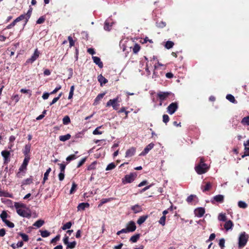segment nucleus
I'll return each instance as SVG.
<instances>
[{
  "label": "nucleus",
  "instance_id": "obj_1",
  "mask_svg": "<svg viewBox=\"0 0 249 249\" xmlns=\"http://www.w3.org/2000/svg\"><path fill=\"white\" fill-rule=\"evenodd\" d=\"M14 207L16 209L17 213L20 216L27 218H30L31 216V213L30 212L23 209V208H26L25 204L19 202H15Z\"/></svg>",
  "mask_w": 249,
  "mask_h": 249
},
{
  "label": "nucleus",
  "instance_id": "obj_2",
  "mask_svg": "<svg viewBox=\"0 0 249 249\" xmlns=\"http://www.w3.org/2000/svg\"><path fill=\"white\" fill-rule=\"evenodd\" d=\"M208 169L209 167L204 163V158H201L199 163L195 167L196 171L198 174L201 175L207 172Z\"/></svg>",
  "mask_w": 249,
  "mask_h": 249
},
{
  "label": "nucleus",
  "instance_id": "obj_3",
  "mask_svg": "<svg viewBox=\"0 0 249 249\" xmlns=\"http://www.w3.org/2000/svg\"><path fill=\"white\" fill-rule=\"evenodd\" d=\"M249 238V235L246 234L245 232L240 234L238 239V247L239 249H241L246 246Z\"/></svg>",
  "mask_w": 249,
  "mask_h": 249
},
{
  "label": "nucleus",
  "instance_id": "obj_4",
  "mask_svg": "<svg viewBox=\"0 0 249 249\" xmlns=\"http://www.w3.org/2000/svg\"><path fill=\"white\" fill-rule=\"evenodd\" d=\"M120 98L119 96L113 99H110L106 104V107L112 106L114 110H117L120 106L119 103L120 102Z\"/></svg>",
  "mask_w": 249,
  "mask_h": 249
},
{
  "label": "nucleus",
  "instance_id": "obj_5",
  "mask_svg": "<svg viewBox=\"0 0 249 249\" xmlns=\"http://www.w3.org/2000/svg\"><path fill=\"white\" fill-rule=\"evenodd\" d=\"M30 158H24L23 163L22 165L19 168V171L17 174V176L18 178H21L22 176H24V174L22 173L21 172L23 171V170H26L27 168V166L29 162Z\"/></svg>",
  "mask_w": 249,
  "mask_h": 249
},
{
  "label": "nucleus",
  "instance_id": "obj_6",
  "mask_svg": "<svg viewBox=\"0 0 249 249\" xmlns=\"http://www.w3.org/2000/svg\"><path fill=\"white\" fill-rule=\"evenodd\" d=\"M8 216L7 212L5 211H3L0 215V217L1 218L2 221L9 228H13L14 227L15 225L13 222L7 220L6 218Z\"/></svg>",
  "mask_w": 249,
  "mask_h": 249
},
{
  "label": "nucleus",
  "instance_id": "obj_7",
  "mask_svg": "<svg viewBox=\"0 0 249 249\" xmlns=\"http://www.w3.org/2000/svg\"><path fill=\"white\" fill-rule=\"evenodd\" d=\"M40 54V53L38 51L37 49H36L33 53V54L32 55L31 58L28 59L26 62L25 64H27L29 63H33L35 61H36L37 58L39 57Z\"/></svg>",
  "mask_w": 249,
  "mask_h": 249
},
{
  "label": "nucleus",
  "instance_id": "obj_8",
  "mask_svg": "<svg viewBox=\"0 0 249 249\" xmlns=\"http://www.w3.org/2000/svg\"><path fill=\"white\" fill-rule=\"evenodd\" d=\"M178 108V104L177 102L172 103L167 107V112L170 114H173L177 110Z\"/></svg>",
  "mask_w": 249,
  "mask_h": 249
},
{
  "label": "nucleus",
  "instance_id": "obj_9",
  "mask_svg": "<svg viewBox=\"0 0 249 249\" xmlns=\"http://www.w3.org/2000/svg\"><path fill=\"white\" fill-rule=\"evenodd\" d=\"M171 92H162L160 91L157 94V97L161 101H163L165 100L170 95Z\"/></svg>",
  "mask_w": 249,
  "mask_h": 249
},
{
  "label": "nucleus",
  "instance_id": "obj_10",
  "mask_svg": "<svg viewBox=\"0 0 249 249\" xmlns=\"http://www.w3.org/2000/svg\"><path fill=\"white\" fill-rule=\"evenodd\" d=\"M24 19V17L22 16H19L18 17L16 18L12 23H11L10 24L7 25L3 31L6 30V29H9L12 28H13L17 22L22 20Z\"/></svg>",
  "mask_w": 249,
  "mask_h": 249
},
{
  "label": "nucleus",
  "instance_id": "obj_11",
  "mask_svg": "<svg viewBox=\"0 0 249 249\" xmlns=\"http://www.w3.org/2000/svg\"><path fill=\"white\" fill-rule=\"evenodd\" d=\"M135 176L133 174L126 175L124 176V178H123V182L124 183H129L134 181Z\"/></svg>",
  "mask_w": 249,
  "mask_h": 249
},
{
  "label": "nucleus",
  "instance_id": "obj_12",
  "mask_svg": "<svg viewBox=\"0 0 249 249\" xmlns=\"http://www.w3.org/2000/svg\"><path fill=\"white\" fill-rule=\"evenodd\" d=\"M154 145L155 144L153 142L149 143L144 148V150L140 154L139 156H143L146 155L149 151L154 147Z\"/></svg>",
  "mask_w": 249,
  "mask_h": 249
},
{
  "label": "nucleus",
  "instance_id": "obj_13",
  "mask_svg": "<svg viewBox=\"0 0 249 249\" xmlns=\"http://www.w3.org/2000/svg\"><path fill=\"white\" fill-rule=\"evenodd\" d=\"M224 200V196L222 195H218L214 196L213 197V199L211 200V202L212 204H215V202H217L218 203H223Z\"/></svg>",
  "mask_w": 249,
  "mask_h": 249
},
{
  "label": "nucleus",
  "instance_id": "obj_14",
  "mask_svg": "<svg viewBox=\"0 0 249 249\" xmlns=\"http://www.w3.org/2000/svg\"><path fill=\"white\" fill-rule=\"evenodd\" d=\"M127 231L129 232H133L136 229L135 223L133 221H129L126 225Z\"/></svg>",
  "mask_w": 249,
  "mask_h": 249
},
{
  "label": "nucleus",
  "instance_id": "obj_15",
  "mask_svg": "<svg viewBox=\"0 0 249 249\" xmlns=\"http://www.w3.org/2000/svg\"><path fill=\"white\" fill-rule=\"evenodd\" d=\"M1 155L4 159V163H7L10 161V153L7 150H3L1 152Z\"/></svg>",
  "mask_w": 249,
  "mask_h": 249
},
{
  "label": "nucleus",
  "instance_id": "obj_16",
  "mask_svg": "<svg viewBox=\"0 0 249 249\" xmlns=\"http://www.w3.org/2000/svg\"><path fill=\"white\" fill-rule=\"evenodd\" d=\"M31 148V144L25 145L24 149L23 150V153L25 156V158H30L29 153H30Z\"/></svg>",
  "mask_w": 249,
  "mask_h": 249
},
{
  "label": "nucleus",
  "instance_id": "obj_17",
  "mask_svg": "<svg viewBox=\"0 0 249 249\" xmlns=\"http://www.w3.org/2000/svg\"><path fill=\"white\" fill-rule=\"evenodd\" d=\"M136 149L135 147H131L129 149H127L125 152L126 158L131 157L134 156L136 153Z\"/></svg>",
  "mask_w": 249,
  "mask_h": 249
},
{
  "label": "nucleus",
  "instance_id": "obj_18",
  "mask_svg": "<svg viewBox=\"0 0 249 249\" xmlns=\"http://www.w3.org/2000/svg\"><path fill=\"white\" fill-rule=\"evenodd\" d=\"M92 58L93 62L97 65L100 68H102L103 67V63L99 57L92 56Z\"/></svg>",
  "mask_w": 249,
  "mask_h": 249
},
{
  "label": "nucleus",
  "instance_id": "obj_19",
  "mask_svg": "<svg viewBox=\"0 0 249 249\" xmlns=\"http://www.w3.org/2000/svg\"><path fill=\"white\" fill-rule=\"evenodd\" d=\"M196 215L199 217H202L205 213V211L204 208L200 207L196 209L195 211Z\"/></svg>",
  "mask_w": 249,
  "mask_h": 249
},
{
  "label": "nucleus",
  "instance_id": "obj_20",
  "mask_svg": "<svg viewBox=\"0 0 249 249\" xmlns=\"http://www.w3.org/2000/svg\"><path fill=\"white\" fill-rule=\"evenodd\" d=\"M32 10H33L32 8L30 7L26 14H22L20 15V16H23L24 19H25V24H26L27 23L29 19L30 18L32 12Z\"/></svg>",
  "mask_w": 249,
  "mask_h": 249
},
{
  "label": "nucleus",
  "instance_id": "obj_21",
  "mask_svg": "<svg viewBox=\"0 0 249 249\" xmlns=\"http://www.w3.org/2000/svg\"><path fill=\"white\" fill-rule=\"evenodd\" d=\"M89 203L87 202H82L80 204L77 206L78 211H83L86 208H89Z\"/></svg>",
  "mask_w": 249,
  "mask_h": 249
},
{
  "label": "nucleus",
  "instance_id": "obj_22",
  "mask_svg": "<svg viewBox=\"0 0 249 249\" xmlns=\"http://www.w3.org/2000/svg\"><path fill=\"white\" fill-rule=\"evenodd\" d=\"M131 209L133 211L134 213H140L142 211V207L141 206L136 204L134 206H132L131 208Z\"/></svg>",
  "mask_w": 249,
  "mask_h": 249
},
{
  "label": "nucleus",
  "instance_id": "obj_23",
  "mask_svg": "<svg viewBox=\"0 0 249 249\" xmlns=\"http://www.w3.org/2000/svg\"><path fill=\"white\" fill-rule=\"evenodd\" d=\"M98 80L99 82L100 83L101 86H102L103 84H106L108 82V80L105 78L102 74H100L98 76Z\"/></svg>",
  "mask_w": 249,
  "mask_h": 249
},
{
  "label": "nucleus",
  "instance_id": "obj_24",
  "mask_svg": "<svg viewBox=\"0 0 249 249\" xmlns=\"http://www.w3.org/2000/svg\"><path fill=\"white\" fill-rule=\"evenodd\" d=\"M233 226V223L231 220H229L227 221L224 224V228L226 231H229L230 229H231Z\"/></svg>",
  "mask_w": 249,
  "mask_h": 249
},
{
  "label": "nucleus",
  "instance_id": "obj_25",
  "mask_svg": "<svg viewBox=\"0 0 249 249\" xmlns=\"http://www.w3.org/2000/svg\"><path fill=\"white\" fill-rule=\"evenodd\" d=\"M156 25L158 28H163L166 26V23L162 20H157L156 22Z\"/></svg>",
  "mask_w": 249,
  "mask_h": 249
},
{
  "label": "nucleus",
  "instance_id": "obj_26",
  "mask_svg": "<svg viewBox=\"0 0 249 249\" xmlns=\"http://www.w3.org/2000/svg\"><path fill=\"white\" fill-rule=\"evenodd\" d=\"M140 234L137 233L136 234L131 237V238L129 239V241L132 242V243H136L140 238Z\"/></svg>",
  "mask_w": 249,
  "mask_h": 249
},
{
  "label": "nucleus",
  "instance_id": "obj_27",
  "mask_svg": "<svg viewBox=\"0 0 249 249\" xmlns=\"http://www.w3.org/2000/svg\"><path fill=\"white\" fill-rule=\"evenodd\" d=\"M71 138V135L70 134H67L65 135H61L59 137V140L62 142H65Z\"/></svg>",
  "mask_w": 249,
  "mask_h": 249
},
{
  "label": "nucleus",
  "instance_id": "obj_28",
  "mask_svg": "<svg viewBox=\"0 0 249 249\" xmlns=\"http://www.w3.org/2000/svg\"><path fill=\"white\" fill-rule=\"evenodd\" d=\"M147 215L140 216L137 220V223L139 225L142 224L143 223L145 222V221L147 219Z\"/></svg>",
  "mask_w": 249,
  "mask_h": 249
},
{
  "label": "nucleus",
  "instance_id": "obj_29",
  "mask_svg": "<svg viewBox=\"0 0 249 249\" xmlns=\"http://www.w3.org/2000/svg\"><path fill=\"white\" fill-rule=\"evenodd\" d=\"M105 93H100L99 94L94 100V105H97L98 102L104 97Z\"/></svg>",
  "mask_w": 249,
  "mask_h": 249
},
{
  "label": "nucleus",
  "instance_id": "obj_30",
  "mask_svg": "<svg viewBox=\"0 0 249 249\" xmlns=\"http://www.w3.org/2000/svg\"><path fill=\"white\" fill-rule=\"evenodd\" d=\"M51 171V168H49L46 170V172L45 173V174L44 175L43 180V181L42 182V183L43 184H44L45 183V181L48 179L49 175V174H50Z\"/></svg>",
  "mask_w": 249,
  "mask_h": 249
},
{
  "label": "nucleus",
  "instance_id": "obj_31",
  "mask_svg": "<svg viewBox=\"0 0 249 249\" xmlns=\"http://www.w3.org/2000/svg\"><path fill=\"white\" fill-rule=\"evenodd\" d=\"M226 98L228 100L232 103L236 104L237 103V101L235 99L234 97L231 94H227Z\"/></svg>",
  "mask_w": 249,
  "mask_h": 249
},
{
  "label": "nucleus",
  "instance_id": "obj_32",
  "mask_svg": "<svg viewBox=\"0 0 249 249\" xmlns=\"http://www.w3.org/2000/svg\"><path fill=\"white\" fill-rule=\"evenodd\" d=\"M114 198L112 197H110L108 198H103L100 200V203L98 205V207H100L103 205L104 204L110 202V201L113 200Z\"/></svg>",
  "mask_w": 249,
  "mask_h": 249
},
{
  "label": "nucleus",
  "instance_id": "obj_33",
  "mask_svg": "<svg viewBox=\"0 0 249 249\" xmlns=\"http://www.w3.org/2000/svg\"><path fill=\"white\" fill-rule=\"evenodd\" d=\"M62 121L64 125H67L71 123V119L69 116L66 115L63 118Z\"/></svg>",
  "mask_w": 249,
  "mask_h": 249
},
{
  "label": "nucleus",
  "instance_id": "obj_34",
  "mask_svg": "<svg viewBox=\"0 0 249 249\" xmlns=\"http://www.w3.org/2000/svg\"><path fill=\"white\" fill-rule=\"evenodd\" d=\"M23 245V242L22 241H19L17 244H13L11 247L13 249L22 247Z\"/></svg>",
  "mask_w": 249,
  "mask_h": 249
},
{
  "label": "nucleus",
  "instance_id": "obj_35",
  "mask_svg": "<svg viewBox=\"0 0 249 249\" xmlns=\"http://www.w3.org/2000/svg\"><path fill=\"white\" fill-rule=\"evenodd\" d=\"M44 223V221L42 220H38L37 221H36L34 224L33 225L34 226H36L37 228H40L41 227Z\"/></svg>",
  "mask_w": 249,
  "mask_h": 249
},
{
  "label": "nucleus",
  "instance_id": "obj_36",
  "mask_svg": "<svg viewBox=\"0 0 249 249\" xmlns=\"http://www.w3.org/2000/svg\"><path fill=\"white\" fill-rule=\"evenodd\" d=\"M18 234L20 236L22 239V240L25 242H28L29 240L28 236L24 233L19 232Z\"/></svg>",
  "mask_w": 249,
  "mask_h": 249
},
{
  "label": "nucleus",
  "instance_id": "obj_37",
  "mask_svg": "<svg viewBox=\"0 0 249 249\" xmlns=\"http://www.w3.org/2000/svg\"><path fill=\"white\" fill-rule=\"evenodd\" d=\"M97 164V162L96 161H93L92 162L90 165L88 166L87 167L88 170H95L96 169V165Z\"/></svg>",
  "mask_w": 249,
  "mask_h": 249
},
{
  "label": "nucleus",
  "instance_id": "obj_38",
  "mask_svg": "<svg viewBox=\"0 0 249 249\" xmlns=\"http://www.w3.org/2000/svg\"><path fill=\"white\" fill-rule=\"evenodd\" d=\"M238 206L239 208L243 209H246L248 207L247 204L246 202L242 201H239L238 202Z\"/></svg>",
  "mask_w": 249,
  "mask_h": 249
},
{
  "label": "nucleus",
  "instance_id": "obj_39",
  "mask_svg": "<svg viewBox=\"0 0 249 249\" xmlns=\"http://www.w3.org/2000/svg\"><path fill=\"white\" fill-rule=\"evenodd\" d=\"M33 183V178L32 177L24 180L22 183V185H28Z\"/></svg>",
  "mask_w": 249,
  "mask_h": 249
},
{
  "label": "nucleus",
  "instance_id": "obj_40",
  "mask_svg": "<svg viewBox=\"0 0 249 249\" xmlns=\"http://www.w3.org/2000/svg\"><path fill=\"white\" fill-rule=\"evenodd\" d=\"M72 225V223L71 222H68L65 224L62 227V229L63 230H66L67 229H69L71 228Z\"/></svg>",
  "mask_w": 249,
  "mask_h": 249
},
{
  "label": "nucleus",
  "instance_id": "obj_41",
  "mask_svg": "<svg viewBox=\"0 0 249 249\" xmlns=\"http://www.w3.org/2000/svg\"><path fill=\"white\" fill-rule=\"evenodd\" d=\"M77 185L74 182H72L71 188L70 191V194H73L77 189Z\"/></svg>",
  "mask_w": 249,
  "mask_h": 249
},
{
  "label": "nucleus",
  "instance_id": "obj_42",
  "mask_svg": "<svg viewBox=\"0 0 249 249\" xmlns=\"http://www.w3.org/2000/svg\"><path fill=\"white\" fill-rule=\"evenodd\" d=\"M241 123L244 125H249V116L243 118L241 121Z\"/></svg>",
  "mask_w": 249,
  "mask_h": 249
},
{
  "label": "nucleus",
  "instance_id": "obj_43",
  "mask_svg": "<svg viewBox=\"0 0 249 249\" xmlns=\"http://www.w3.org/2000/svg\"><path fill=\"white\" fill-rule=\"evenodd\" d=\"M116 164L114 162H111L108 164L106 168V171H109L114 169L116 167Z\"/></svg>",
  "mask_w": 249,
  "mask_h": 249
},
{
  "label": "nucleus",
  "instance_id": "obj_44",
  "mask_svg": "<svg viewBox=\"0 0 249 249\" xmlns=\"http://www.w3.org/2000/svg\"><path fill=\"white\" fill-rule=\"evenodd\" d=\"M174 45V43L173 42L171 41H167L165 45V47L167 48V49H169L172 48Z\"/></svg>",
  "mask_w": 249,
  "mask_h": 249
},
{
  "label": "nucleus",
  "instance_id": "obj_45",
  "mask_svg": "<svg viewBox=\"0 0 249 249\" xmlns=\"http://www.w3.org/2000/svg\"><path fill=\"white\" fill-rule=\"evenodd\" d=\"M212 187V184L211 183V182H208L206 183V184L205 185V186H204L203 189V192H206V191H208L210 190V189Z\"/></svg>",
  "mask_w": 249,
  "mask_h": 249
},
{
  "label": "nucleus",
  "instance_id": "obj_46",
  "mask_svg": "<svg viewBox=\"0 0 249 249\" xmlns=\"http://www.w3.org/2000/svg\"><path fill=\"white\" fill-rule=\"evenodd\" d=\"M141 47L138 44H135L133 48V52L134 53H137L140 50Z\"/></svg>",
  "mask_w": 249,
  "mask_h": 249
},
{
  "label": "nucleus",
  "instance_id": "obj_47",
  "mask_svg": "<svg viewBox=\"0 0 249 249\" xmlns=\"http://www.w3.org/2000/svg\"><path fill=\"white\" fill-rule=\"evenodd\" d=\"M77 158V157L75 154H72L67 157L66 160L67 161L70 162L71 160L76 159Z\"/></svg>",
  "mask_w": 249,
  "mask_h": 249
},
{
  "label": "nucleus",
  "instance_id": "obj_48",
  "mask_svg": "<svg viewBox=\"0 0 249 249\" xmlns=\"http://www.w3.org/2000/svg\"><path fill=\"white\" fill-rule=\"evenodd\" d=\"M76 245V242L75 241H73L72 242H69V244L67 245V248H69L71 249H74Z\"/></svg>",
  "mask_w": 249,
  "mask_h": 249
},
{
  "label": "nucleus",
  "instance_id": "obj_49",
  "mask_svg": "<svg viewBox=\"0 0 249 249\" xmlns=\"http://www.w3.org/2000/svg\"><path fill=\"white\" fill-rule=\"evenodd\" d=\"M165 220H166V216L162 215V217H160V219L159 221V222L162 226H164L165 224Z\"/></svg>",
  "mask_w": 249,
  "mask_h": 249
},
{
  "label": "nucleus",
  "instance_id": "obj_50",
  "mask_svg": "<svg viewBox=\"0 0 249 249\" xmlns=\"http://www.w3.org/2000/svg\"><path fill=\"white\" fill-rule=\"evenodd\" d=\"M102 127V126L97 127L92 132L94 135H100L102 134V132L99 130L100 128Z\"/></svg>",
  "mask_w": 249,
  "mask_h": 249
},
{
  "label": "nucleus",
  "instance_id": "obj_51",
  "mask_svg": "<svg viewBox=\"0 0 249 249\" xmlns=\"http://www.w3.org/2000/svg\"><path fill=\"white\" fill-rule=\"evenodd\" d=\"M50 234V232L46 230L41 231V235L43 237H47L49 236Z\"/></svg>",
  "mask_w": 249,
  "mask_h": 249
},
{
  "label": "nucleus",
  "instance_id": "obj_52",
  "mask_svg": "<svg viewBox=\"0 0 249 249\" xmlns=\"http://www.w3.org/2000/svg\"><path fill=\"white\" fill-rule=\"evenodd\" d=\"M195 197H196V195H191L187 198L186 201L189 203H192L194 198Z\"/></svg>",
  "mask_w": 249,
  "mask_h": 249
},
{
  "label": "nucleus",
  "instance_id": "obj_53",
  "mask_svg": "<svg viewBox=\"0 0 249 249\" xmlns=\"http://www.w3.org/2000/svg\"><path fill=\"white\" fill-rule=\"evenodd\" d=\"M218 219L220 221H226L227 220L225 214L220 213L218 216Z\"/></svg>",
  "mask_w": 249,
  "mask_h": 249
},
{
  "label": "nucleus",
  "instance_id": "obj_54",
  "mask_svg": "<svg viewBox=\"0 0 249 249\" xmlns=\"http://www.w3.org/2000/svg\"><path fill=\"white\" fill-rule=\"evenodd\" d=\"M111 25H109V23L106 21L104 25V29L106 31H109L111 29Z\"/></svg>",
  "mask_w": 249,
  "mask_h": 249
},
{
  "label": "nucleus",
  "instance_id": "obj_55",
  "mask_svg": "<svg viewBox=\"0 0 249 249\" xmlns=\"http://www.w3.org/2000/svg\"><path fill=\"white\" fill-rule=\"evenodd\" d=\"M244 145L245 146V151L249 154V140L244 143Z\"/></svg>",
  "mask_w": 249,
  "mask_h": 249
},
{
  "label": "nucleus",
  "instance_id": "obj_56",
  "mask_svg": "<svg viewBox=\"0 0 249 249\" xmlns=\"http://www.w3.org/2000/svg\"><path fill=\"white\" fill-rule=\"evenodd\" d=\"M58 165L60 167V172L65 173V170L66 168V164L63 163H59Z\"/></svg>",
  "mask_w": 249,
  "mask_h": 249
},
{
  "label": "nucleus",
  "instance_id": "obj_57",
  "mask_svg": "<svg viewBox=\"0 0 249 249\" xmlns=\"http://www.w3.org/2000/svg\"><path fill=\"white\" fill-rule=\"evenodd\" d=\"M86 160V157L83 158L78 163L77 165V168H79L80 167H81L85 162Z\"/></svg>",
  "mask_w": 249,
  "mask_h": 249
},
{
  "label": "nucleus",
  "instance_id": "obj_58",
  "mask_svg": "<svg viewBox=\"0 0 249 249\" xmlns=\"http://www.w3.org/2000/svg\"><path fill=\"white\" fill-rule=\"evenodd\" d=\"M68 39L70 43V47H71L72 46H73L74 45V41L72 37L71 36H69Z\"/></svg>",
  "mask_w": 249,
  "mask_h": 249
},
{
  "label": "nucleus",
  "instance_id": "obj_59",
  "mask_svg": "<svg viewBox=\"0 0 249 249\" xmlns=\"http://www.w3.org/2000/svg\"><path fill=\"white\" fill-rule=\"evenodd\" d=\"M225 241L224 238H222L219 240V246L222 249H223V248L225 247Z\"/></svg>",
  "mask_w": 249,
  "mask_h": 249
},
{
  "label": "nucleus",
  "instance_id": "obj_60",
  "mask_svg": "<svg viewBox=\"0 0 249 249\" xmlns=\"http://www.w3.org/2000/svg\"><path fill=\"white\" fill-rule=\"evenodd\" d=\"M162 118L163 122L165 124H167V123H168L169 121V117L167 114H164L162 116Z\"/></svg>",
  "mask_w": 249,
  "mask_h": 249
},
{
  "label": "nucleus",
  "instance_id": "obj_61",
  "mask_svg": "<svg viewBox=\"0 0 249 249\" xmlns=\"http://www.w3.org/2000/svg\"><path fill=\"white\" fill-rule=\"evenodd\" d=\"M60 237V235H56L54 238H53V239H52L51 240V243H53V244L55 243L57 241L59 240Z\"/></svg>",
  "mask_w": 249,
  "mask_h": 249
},
{
  "label": "nucleus",
  "instance_id": "obj_62",
  "mask_svg": "<svg viewBox=\"0 0 249 249\" xmlns=\"http://www.w3.org/2000/svg\"><path fill=\"white\" fill-rule=\"evenodd\" d=\"M45 18L43 17H40L36 21L37 24H42L45 21Z\"/></svg>",
  "mask_w": 249,
  "mask_h": 249
},
{
  "label": "nucleus",
  "instance_id": "obj_63",
  "mask_svg": "<svg viewBox=\"0 0 249 249\" xmlns=\"http://www.w3.org/2000/svg\"><path fill=\"white\" fill-rule=\"evenodd\" d=\"M65 173L60 172L58 174V178L60 181H62L64 179Z\"/></svg>",
  "mask_w": 249,
  "mask_h": 249
},
{
  "label": "nucleus",
  "instance_id": "obj_64",
  "mask_svg": "<svg viewBox=\"0 0 249 249\" xmlns=\"http://www.w3.org/2000/svg\"><path fill=\"white\" fill-rule=\"evenodd\" d=\"M61 89V86H58V87H56L55 88V89L52 91L50 94H55L56 93L59 89Z\"/></svg>",
  "mask_w": 249,
  "mask_h": 249
}]
</instances>
